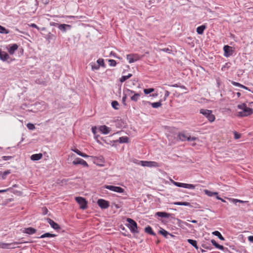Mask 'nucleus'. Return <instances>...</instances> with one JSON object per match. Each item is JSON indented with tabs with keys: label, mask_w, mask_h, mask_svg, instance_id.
Returning a JSON list of instances; mask_svg holds the SVG:
<instances>
[{
	"label": "nucleus",
	"mask_w": 253,
	"mask_h": 253,
	"mask_svg": "<svg viewBox=\"0 0 253 253\" xmlns=\"http://www.w3.org/2000/svg\"><path fill=\"white\" fill-rule=\"evenodd\" d=\"M142 105L144 106H146L147 105H151L153 108H157L162 106L161 100H160L158 102L151 103L150 101H142Z\"/></svg>",
	"instance_id": "6e6552de"
},
{
	"label": "nucleus",
	"mask_w": 253,
	"mask_h": 253,
	"mask_svg": "<svg viewBox=\"0 0 253 253\" xmlns=\"http://www.w3.org/2000/svg\"><path fill=\"white\" fill-rule=\"evenodd\" d=\"M72 164L74 165H77L80 164L85 167H88L87 163L84 160L79 158H77L74 161H73Z\"/></svg>",
	"instance_id": "ddd939ff"
},
{
	"label": "nucleus",
	"mask_w": 253,
	"mask_h": 253,
	"mask_svg": "<svg viewBox=\"0 0 253 253\" xmlns=\"http://www.w3.org/2000/svg\"><path fill=\"white\" fill-rule=\"evenodd\" d=\"M7 51L10 55H13L15 51L18 49V45L16 43L10 44L7 47Z\"/></svg>",
	"instance_id": "9b49d317"
},
{
	"label": "nucleus",
	"mask_w": 253,
	"mask_h": 253,
	"mask_svg": "<svg viewBox=\"0 0 253 253\" xmlns=\"http://www.w3.org/2000/svg\"><path fill=\"white\" fill-rule=\"evenodd\" d=\"M112 107L115 110H118L119 109V104L117 101H113L111 103Z\"/></svg>",
	"instance_id": "72a5a7b5"
},
{
	"label": "nucleus",
	"mask_w": 253,
	"mask_h": 253,
	"mask_svg": "<svg viewBox=\"0 0 253 253\" xmlns=\"http://www.w3.org/2000/svg\"><path fill=\"white\" fill-rule=\"evenodd\" d=\"M211 243H212V245L214 246L216 248L220 250H224V247L217 243L214 240L212 239L211 240Z\"/></svg>",
	"instance_id": "a878e982"
},
{
	"label": "nucleus",
	"mask_w": 253,
	"mask_h": 253,
	"mask_svg": "<svg viewBox=\"0 0 253 253\" xmlns=\"http://www.w3.org/2000/svg\"><path fill=\"white\" fill-rule=\"evenodd\" d=\"M49 24L50 26H57L58 27V25H60V24H58L57 23L53 22H50Z\"/></svg>",
	"instance_id": "680f3d73"
},
{
	"label": "nucleus",
	"mask_w": 253,
	"mask_h": 253,
	"mask_svg": "<svg viewBox=\"0 0 253 253\" xmlns=\"http://www.w3.org/2000/svg\"><path fill=\"white\" fill-rule=\"evenodd\" d=\"M228 199L231 203H233L235 204H236L237 203H245L248 202L247 201H242L241 200H238V199H233V198H228Z\"/></svg>",
	"instance_id": "7c9ffc66"
},
{
	"label": "nucleus",
	"mask_w": 253,
	"mask_h": 253,
	"mask_svg": "<svg viewBox=\"0 0 253 253\" xmlns=\"http://www.w3.org/2000/svg\"><path fill=\"white\" fill-rule=\"evenodd\" d=\"M179 138L181 141L188 140L191 141V137L187 136L185 134L180 133L178 135Z\"/></svg>",
	"instance_id": "412c9836"
},
{
	"label": "nucleus",
	"mask_w": 253,
	"mask_h": 253,
	"mask_svg": "<svg viewBox=\"0 0 253 253\" xmlns=\"http://www.w3.org/2000/svg\"><path fill=\"white\" fill-rule=\"evenodd\" d=\"M248 240L250 242H253V236H250L248 237Z\"/></svg>",
	"instance_id": "338daca9"
},
{
	"label": "nucleus",
	"mask_w": 253,
	"mask_h": 253,
	"mask_svg": "<svg viewBox=\"0 0 253 253\" xmlns=\"http://www.w3.org/2000/svg\"><path fill=\"white\" fill-rule=\"evenodd\" d=\"M243 112L245 114L247 115V116L251 115L253 113V109L248 107L247 106L246 107L243 109Z\"/></svg>",
	"instance_id": "b1692460"
},
{
	"label": "nucleus",
	"mask_w": 253,
	"mask_h": 253,
	"mask_svg": "<svg viewBox=\"0 0 253 253\" xmlns=\"http://www.w3.org/2000/svg\"><path fill=\"white\" fill-rule=\"evenodd\" d=\"M140 56L137 54H129L126 55V59L129 63H132L140 59Z\"/></svg>",
	"instance_id": "0eeeda50"
},
{
	"label": "nucleus",
	"mask_w": 253,
	"mask_h": 253,
	"mask_svg": "<svg viewBox=\"0 0 253 253\" xmlns=\"http://www.w3.org/2000/svg\"><path fill=\"white\" fill-rule=\"evenodd\" d=\"M231 84L235 85V86H238V87H241L242 86V84L239 83H237V82H234V81H231Z\"/></svg>",
	"instance_id": "6e6d98bb"
},
{
	"label": "nucleus",
	"mask_w": 253,
	"mask_h": 253,
	"mask_svg": "<svg viewBox=\"0 0 253 253\" xmlns=\"http://www.w3.org/2000/svg\"><path fill=\"white\" fill-rule=\"evenodd\" d=\"M212 234L217 236L220 240L222 241H224L225 240L224 238L218 231H213L212 232Z\"/></svg>",
	"instance_id": "2f4dec72"
},
{
	"label": "nucleus",
	"mask_w": 253,
	"mask_h": 253,
	"mask_svg": "<svg viewBox=\"0 0 253 253\" xmlns=\"http://www.w3.org/2000/svg\"><path fill=\"white\" fill-rule=\"evenodd\" d=\"M110 56H113V57H114L118 58V57H117V55H116V53H115V52H114V51H111V52H110ZM118 58H119L118 57Z\"/></svg>",
	"instance_id": "0e129e2a"
},
{
	"label": "nucleus",
	"mask_w": 253,
	"mask_h": 253,
	"mask_svg": "<svg viewBox=\"0 0 253 253\" xmlns=\"http://www.w3.org/2000/svg\"><path fill=\"white\" fill-rule=\"evenodd\" d=\"M37 230L33 227H28L24 229L23 232L29 235L33 234L35 233Z\"/></svg>",
	"instance_id": "f3484780"
},
{
	"label": "nucleus",
	"mask_w": 253,
	"mask_h": 253,
	"mask_svg": "<svg viewBox=\"0 0 253 253\" xmlns=\"http://www.w3.org/2000/svg\"><path fill=\"white\" fill-rule=\"evenodd\" d=\"M233 133H234V138L235 139H239L241 136V134L240 133H238L237 131H234Z\"/></svg>",
	"instance_id": "09e8293b"
},
{
	"label": "nucleus",
	"mask_w": 253,
	"mask_h": 253,
	"mask_svg": "<svg viewBox=\"0 0 253 253\" xmlns=\"http://www.w3.org/2000/svg\"><path fill=\"white\" fill-rule=\"evenodd\" d=\"M76 202L80 205V208L83 210L87 208V201L85 199L82 197H76Z\"/></svg>",
	"instance_id": "20e7f679"
},
{
	"label": "nucleus",
	"mask_w": 253,
	"mask_h": 253,
	"mask_svg": "<svg viewBox=\"0 0 253 253\" xmlns=\"http://www.w3.org/2000/svg\"><path fill=\"white\" fill-rule=\"evenodd\" d=\"M42 214L43 215H46L48 213V211L46 207H43L42 209Z\"/></svg>",
	"instance_id": "603ef678"
},
{
	"label": "nucleus",
	"mask_w": 253,
	"mask_h": 253,
	"mask_svg": "<svg viewBox=\"0 0 253 253\" xmlns=\"http://www.w3.org/2000/svg\"><path fill=\"white\" fill-rule=\"evenodd\" d=\"M47 222L50 224L51 227L55 230H58L61 229V227L57 223L55 222L53 220L49 218L45 219Z\"/></svg>",
	"instance_id": "f8f14e48"
},
{
	"label": "nucleus",
	"mask_w": 253,
	"mask_h": 253,
	"mask_svg": "<svg viewBox=\"0 0 253 253\" xmlns=\"http://www.w3.org/2000/svg\"><path fill=\"white\" fill-rule=\"evenodd\" d=\"M90 65L91 67V69L93 71L98 70L100 68L99 65L97 63L91 62L90 63Z\"/></svg>",
	"instance_id": "473e14b6"
},
{
	"label": "nucleus",
	"mask_w": 253,
	"mask_h": 253,
	"mask_svg": "<svg viewBox=\"0 0 253 253\" xmlns=\"http://www.w3.org/2000/svg\"><path fill=\"white\" fill-rule=\"evenodd\" d=\"M187 242L194 247L196 249L198 250L199 249L197 246V242L196 240L188 239H187Z\"/></svg>",
	"instance_id": "bb28decb"
},
{
	"label": "nucleus",
	"mask_w": 253,
	"mask_h": 253,
	"mask_svg": "<svg viewBox=\"0 0 253 253\" xmlns=\"http://www.w3.org/2000/svg\"><path fill=\"white\" fill-rule=\"evenodd\" d=\"M173 204L178 206H185L192 207L190 203L186 202H176L173 203Z\"/></svg>",
	"instance_id": "c85d7f7f"
},
{
	"label": "nucleus",
	"mask_w": 253,
	"mask_h": 253,
	"mask_svg": "<svg viewBox=\"0 0 253 253\" xmlns=\"http://www.w3.org/2000/svg\"><path fill=\"white\" fill-rule=\"evenodd\" d=\"M71 150L72 151L75 152L76 153H77L79 156H82V157H84V158H88V157H90L89 155H87V154H86L85 153L81 152L80 151H79L77 148H75L74 149H71Z\"/></svg>",
	"instance_id": "a211bd4d"
},
{
	"label": "nucleus",
	"mask_w": 253,
	"mask_h": 253,
	"mask_svg": "<svg viewBox=\"0 0 253 253\" xmlns=\"http://www.w3.org/2000/svg\"><path fill=\"white\" fill-rule=\"evenodd\" d=\"M104 187L106 189H109L111 191L115 192V186L113 185H105Z\"/></svg>",
	"instance_id": "a18cd8bd"
},
{
	"label": "nucleus",
	"mask_w": 253,
	"mask_h": 253,
	"mask_svg": "<svg viewBox=\"0 0 253 253\" xmlns=\"http://www.w3.org/2000/svg\"><path fill=\"white\" fill-rule=\"evenodd\" d=\"M20 242H14L11 243H0V248L4 249H14L15 245L20 244Z\"/></svg>",
	"instance_id": "39448f33"
},
{
	"label": "nucleus",
	"mask_w": 253,
	"mask_h": 253,
	"mask_svg": "<svg viewBox=\"0 0 253 253\" xmlns=\"http://www.w3.org/2000/svg\"><path fill=\"white\" fill-rule=\"evenodd\" d=\"M72 28V26L66 24H60L58 25L59 29L63 33H65L67 30H70Z\"/></svg>",
	"instance_id": "4468645a"
},
{
	"label": "nucleus",
	"mask_w": 253,
	"mask_h": 253,
	"mask_svg": "<svg viewBox=\"0 0 253 253\" xmlns=\"http://www.w3.org/2000/svg\"><path fill=\"white\" fill-rule=\"evenodd\" d=\"M138 164H140L143 167H159L160 166L157 162L154 161H140Z\"/></svg>",
	"instance_id": "7ed1b4c3"
},
{
	"label": "nucleus",
	"mask_w": 253,
	"mask_h": 253,
	"mask_svg": "<svg viewBox=\"0 0 253 253\" xmlns=\"http://www.w3.org/2000/svg\"><path fill=\"white\" fill-rule=\"evenodd\" d=\"M196 185L192 184H187L184 183V188H187L189 189H194L195 188Z\"/></svg>",
	"instance_id": "e433bc0d"
},
{
	"label": "nucleus",
	"mask_w": 253,
	"mask_h": 253,
	"mask_svg": "<svg viewBox=\"0 0 253 253\" xmlns=\"http://www.w3.org/2000/svg\"><path fill=\"white\" fill-rule=\"evenodd\" d=\"M200 113L204 115L210 122H212L215 120L214 116L212 114V111L207 109H201Z\"/></svg>",
	"instance_id": "f03ea898"
},
{
	"label": "nucleus",
	"mask_w": 253,
	"mask_h": 253,
	"mask_svg": "<svg viewBox=\"0 0 253 253\" xmlns=\"http://www.w3.org/2000/svg\"><path fill=\"white\" fill-rule=\"evenodd\" d=\"M10 189H11V188H10L7 189L0 190V193H4V192H7L8 191H9Z\"/></svg>",
	"instance_id": "69168bd1"
},
{
	"label": "nucleus",
	"mask_w": 253,
	"mask_h": 253,
	"mask_svg": "<svg viewBox=\"0 0 253 253\" xmlns=\"http://www.w3.org/2000/svg\"><path fill=\"white\" fill-rule=\"evenodd\" d=\"M115 192L122 193L124 192V189L121 187L115 186Z\"/></svg>",
	"instance_id": "37998d69"
},
{
	"label": "nucleus",
	"mask_w": 253,
	"mask_h": 253,
	"mask_svg": "<svg viewBox=\"0 0 253 253\" xmlns=\"http://www.w3.org/2000/svg\"><path fill=\"white\" fill-rule=\"evenodd\" d=\"M13 156H3L1 157V159L4 160V161H8V160H9L10 159H11L12 158H13Z\"/></svg>",
	"instance_id": "864d4df0"
},
{
	"label": "nucleus",
	"mask_w": 253,
	"mask_h": 253,
	"mask_svg": "<svg viewBox=\"0 0 253 253\" xmlns=\"http://www.w3.org/2000/svg\"><path fill=\"white\" fill-rule=\"evenodd\" d=\"M204 192L205 193V194H206L207 195H208L209 197H212V196L218 195V193L217 192H212V191H210L209 190H207V189L204 190Z\"/></svg>",
	"instance_id": "cd10ccee"
},
{
	"label": "nucleus",
	"mask_w": 253,
	"mask_h": 253,
	"mask_svg": "<svg viewBox=\"0 0 253 253\" xmlns=\"http://www.w3.org/2000/svg\"><path fill=\"white\" fill-rule=\"evenodd\" d=\"M159 50H160V51H162L167 52L168 53H170L172 52V49H171V47L170 48L165 47V48H160Z\"/></svg>",
	"instance_id": "58836bf2"
},
{
	"label": "nucleus",
	"mask_w": 253,
	"mask_h": 253,
	"mask_svg": "<svg viewBox=\"0 0 253 253\" xmlns=\"http://www.w3.org/2000/svg\"><path fill=\"white\" fill-rule=\"evenodd\" d=\"M126 221L128 222V224H126V225L130 229L132 233H139L137 224L135 221L130 218H127Z\"/></svg>",
	"instance_id": "f257e3e1"
},
{
	"label": "nucleus",
	"mask_w": 253,
	"mask_h": 253,
	"mask_svg": "<svg viewBox=\"0 0 253 253\" xmlns=\"http://www.w3.org/2000/svg\"><path fill=\"white\" fill-rule=\"evenodd\" d=\"M99 130L102 133L107 134L110 132L111 129L110 127L104 125L100 126Z\"/></svg>",
	"instance_id": "dca6fc26"
},
{
	"label": "nucleus",
	"mask_w": 253,
	"mask_h": 253,
	"mask_svg": "<svg viewBox=\"0 0 253 253\" xmlns=\"http://www.w3.org/2000/svg\"><path fill=\"white\" fill-rule=\"evenodd\" d=\"M206 26L205 25H202L200 26L197 28L196 31L197 33L199 35H202L203 34L204 30L206 29Z\"/></svg>",
	"instance_id": "393cba45"
},
{
	"label": "nucleus",
	"mask_w": 253,
	"mask_h": 253,
	"mask_svg": "<svg viewBox=\"0 0 253 253\" xmlns=\"http://www.w3.org/2000/svg\"><path fill=\"white\" fill-rule=\"evenodd\" d=\"M139 97H140V94L138 93H134V95L131 97L130 99L132 101L136 102L138 100Z\"/></svg>",
	"instance_id": "f704fd0d"
},
{
	"label": "nucleus",
	"mask_w": 253,
	"mask_h": 253,
	"mask_svg": "<svg viewBox=\"0 0 253 253\" xmlns=\"http://www.w3.org/2000/svg\"><path fill=\"white\" fill-rule=\"evenodd\" d=\"M127 92L128 93V94L135 93V92L133 90H130L129 89H127Z\"/></svg>",
	"instance_id": "774afa93"
},
{
	"label": "nucleus",
	"mask_w": 253,
	"mask_h": 253,
	"mask_svg": "<svg viewBox=\"0 0 253 253\" xmlns=\"http://www.w3.org/2000/svg\"><path fill=\"white\" fill-rule=\"evenodd\" d=\"M127 97V94H124V95L122 98V103L125 106H126V99Z\"/></svg>",
	"instance_id": "3c124183"
},
{
	"label": "nucleus",
	"mask_w": 253,
	"mask_h": 253,
	"mask_svg": "<svg viewBox=\"0 0 253 253\" xmlns=\"http://www.w3.org/2000/svg\"><path fill=\"white\" fill-rule=\"evenodd\" d=\"M246 105L245 103H242L241 104H239L237 106V107L239 109H241L243 111V109L246 107Z\"/></svg>",
	"instance_id": "5fc2aeb1"
},
{
	"label": "nucleus",
	"mask_w": 253,
	"mask_h": 253,
	"mask_svg": "<svg viewBox=\"0 0 253 253\" xmlns=\"http://www.w3.org/2000/svg\"><path fill=\"white\" fill-rule=\"evenodd\" d=\"M127 78L126 77V76H123L120 79V81L121 82V83H123L125 81H126V80H127Z\"/></svg>",
	"instance_id": "4d7b16f0"
},
{
	"label": "nucleus",
	"mask_w": 253,
	"mask_h": 253,
	"mask_svg": "<svg viewBox=\"0 0 253 253\" xmlns=\"http://www.w3.org/2000/svg\"><path fill=\"white\" fill-rule=\"evenodd\" d=\"M115 142H119L120 143H128L129 142V138L127 136H122L119 138L118 140L115 141Z\"/></svg>",
	"instance_id": "5701e85b"
},
{
	"label": "nucleus",
	"mask_w": 253,
	"mask_h": 253,
	"mask_svg": "<svg viewBox=\"0 0 253 253\" xmlns=\"http://www.w3.org/2000/svg\"><path fill=\"white\" fill-rule=\"evenodd\" d=\"M224 50V56L225 57H228L231 55H232L234 50L232 49V47L228 45H224L223 47Z\"/></svg>",
	"instance_id": "1a4fd4ad"
},
{
	"label": "nucleus",
	"mask_w": 253,
	"mask_h": 253,
	"mask_svg": "<svg viewBox=\"0 0 253 253\" xmlns=\"http://www.w3.org/2000/svg\"><path fill=\"white\" fill-rule=\"evenodd\" d=\"M27 127L29 130H34L35 128L34 125L32 123H28Z\"/></svg>",
	"instance_id": "de8ad7c7"
},
{
	"label": "nucleus",
	"mask_w": 253,
	"mask_h": 253,
	"mask_svg": "<svg viewBox=\"0 0 253 253\" xmlns=\"http://www.w3.org/2000/svg\"><path fill=\"white\" fill-rule=\"evenodd\" d=\"M170 215L171 214L164 211H158L155 213V216L167 218H169Z\"/></svg>",
	"instance_id": "2eb2a0df"
},
{
	"label": "nucleus",
	"mask_w": 253,
	"mask_h": 253,
	"mask_svg": "<svg viewBox=\"0 0 253 253\" xmlns=\"http://www.w3.org/2000/svg\"><path fill=\"white\" fill-rule=\"evenodd\" d=\"M11 173V170H5L4 171L2 174V179H5L6 177V176L10 174Z\"/></svg>",
	"instance_id": "c03bdc74"
},
{
	"label": "nucleus",
	"mask_w": 253,
	"mask_h": 253,
	"mask_svg": "<svg viewBox=\"0 0 253 253\" xmlns=\"http://www.w3.org/2000/svg\"><path fill=\"white\" fill-rule=\"evenodd\" d=\"M154 91V88H145L143 90L144 93L145 94H150V93L153 92Z\"/></svg>",
	"instance_id": "a19ab883"
},
{
	"label": "nucleus",
	"mask_w": 253,
	"mask_h": 253,
	"mask_svg": "<svg viewBox=\"0 0 253 253\" xmlns=\"http://www.w3.org/2000/svg\"><path fill=\"white\" fill-rule=\"evenodd\" d=\"M172 183L176 186L178 187H183L184 188V183H180L174 181L172 180Z\"/></svg>",
	"instance_id": "79ce46f5"
},
{
	"label": "nucleus",
	"mask_w": 253,
	"mask_h": 253,
	"mask_svg": "<svg viewBox=\"0 0 253 253\" xmlns=\"http://www.w3.org/2000/svg\"><path fill=\"white\" fill-rule=\"evenodd\" d=\"M169 94H170V92L168 90H166L165 93V96L164 97V100H166L167 99V97L169 95Z\"/></svg>",
	"instance_id": "052dcab7"
},
{
	"label": "nucleus",
	"mask_w": 253,
	"mask_h": 253,
	"mask_svg": "<svg viewBox=\"0 0 253 253\" xmlns=\"http://www.w3.org/2000/svg\"><path fill=\"white\" fill-rule=\"evenodd\" d=\"M159 233L162 235L164 237H165L166 238H168V235H169L171 237H173L174 236L172 235V234H171L170 233H169V232H168L167 231H166V230L163 229V228H161V230H160L159 231Z\"/></svg>",
	"instance_id": "aec40b11"
},
{
	"label": "nucleus",
	"mask_w": 253,
	"mask_h": 253,
	"mask_svg": "<svg viewBox=\"0 0 253 253\" xmlns=\"http://www.w3.org/2000/svg\"><path fill=\"white\" fill-rule=\"evenodd\" d=\"M45 238H52V237H56V235L47 232V233H45Z\"/></svg>",
	"instance_id": "8fccbe9b"
},
{
	"label": "nucleus",
	"mask_w": 253,
	"mask_h": 253,
	"mask_svg": "<svg viewBox=\"0 0 253 253\" xmlns=\"http://www.w3.org/2000/svg\"><path fill=\"white\" fill-rule=\"evenodd\" d=\"M0 59L3 61H7L8 63L13 60L7 53L1 50H0Z\"/></svg>",
	"instance_id": "9d476101"
},
{
	"label": "nucleus",
	"mask_w": 253,
	"mask_h": 253,
	"mask_svg": "<svg viewBox=\"0 0 253 253\" xmlns=\"http://www.w3.org/2000/svg\"><path fill=\"white\" fill-rule=\"evenodd\" d=\"M42 157V153L33 154L31 156V160L33 161H38L41 159Z\"/></svg>",
	"instance_id": "6ab92c4d"
},
{
	"label": "nucleus",
	"mask_w": 253,
	"mask_h": 253,
	"mask_svg": "<svg viewBox=\"0 0 253 253\" xmlns=\"http://www.w3.org/2000/svg\"><path fill=\"white\" fill-rule=\"evenodd\" d=\"M0 33L7 34L9 33V30L0 25Z\"/></svg>",
	"instance_id": "c9c22d12"
},
{
	"label": "nucleus",
	"mask_w": 253,
	"mask_h": 253,
	"mask_svg": "<svg viewBox=\"0 0 253 253\" xmlns=\"http://www.w3.org/2000/svg\"><path fill=\"white\" fill-rule=\"evenodd\" d=\"M239 117H247V115L245 114L243 111L242 112H239L238 113V115Z\"/></svg>",
	"instance_id": "bf43d9fd"
},
{
	"label": "nucleus",
	"mask_w": 253,
	"mask_h": 253,
	"mask_svg": "<svg viewBox=\"0 0 253 253\" xmlns=\"http://www.w3.org/2000/svg\"><path fill=\"white\" fill-rule=\"evenodd\" d=\"M91 130L92 133L94 135V137L96 139L97 142L98 143L101 144L100 141L99 140H98V137L99 135L96 134L97 132V127L95 126L92 127Z\"/></svg>",
	"instance_id": "c756f323"
},
{
	"label": "nucleus",
	"mask_w": 253,
	"mask_h": 253,
	"mask_svg": "<svg viewBox=\"0 0 253 253\" xmlns=\"http://www.w3.org/2000/svg\"><path fill=\"white\" fill-rule=\"evenodd\" d=\"M202 247L204 248V249H208V250H211L212 249V247L211 246L209 245V246H208L206 244H202Z\"/></svg>",
	"instance_id": "13d9d810"
},
{
	"label": "nucleus",
	"mask_w": 253,
	"mask_h": 253,
	"mask_svg": "<svg viewBox=\"0 0 253 253\" xmlns=\"http://www.w3.org/2000/svg\"><path fill=\"white\" fill-rule=\"evenodd\" d=\"M97 204L102 209H106L110 206L109 202L103 199H98L97 201Z\"/></svg>",
	"instance_id": "423d86ee"
},
{
	"label": "nucleus",
	"mask_w": 253,
	"mask_h": 253,
	"mask_svg": "<svg viewBox=\"0 0 253 253\" xmlns=\"http://www.w3.org/2000/svg\"><path fill=\"white\" fill-rule=\"evenodd\" d=\"M144 231L146 233H147L151 235H152L154 236H156V233L153 231L152 227L150 226H147V227H146L145 228Z\"/></svg>",
	"instance_id": "4be33fe9"
},
{
	"label": "nucleus",
	"mask_w": 253,
	"mask_h": 253,
	"mask_svg": "<svg viewBox=\"0 0 253 253\" xmlns=\"http://www.w3.org/2000/svg\"><path fill=\"white\" fill-rule=\"evenodd\" d=\"M30 26L33 28H35L37 29L38 30H40V28L36 24H35L34 23L30 25Z\"/></svg>",
	"instance_id": "e2e57ef3"
},
{
	"label": "nucleus",
	"mask_w": 253,
	"mask_h": 253,
	"mask_svg": "<svg viewBox=\"0 0 253 253\" xmlns=\"http://www.w3.org/2000/svg\"><path fill=\"white\" fill-rule=\"evenodd\" d=\"M96 63L97 64L99 65V66H102V67H105V63L104 62V60L103 59H101V58L98 59L97 60Z\"/></svg>",
	"instance_id": "ea45409f"
},
{
	"label": "nucleus",
	"mask_w": 253,
	"mask_h": 253,
	"mask_svg": "<svg viewBox=\"0 0 253 253\" xmlns=\"http://www.w3.org/2000/svg\"><path fill=\"white\" fill-rule=\"evenodd\" d=\"M108 61L110 66L114 67L117 64L116 61L113 59H109Z\"/></svg>",
	"instance_id": "49530a36"
},
{
	"label": "nucleus",
	"mask_w": 253,
	"mask_h": 253,
	"mask_svg": "<svg viewBox=\"0 0 253 253\" xmlns=\"http://www.w3.org/2000/svg\"><path fill=\"white\" fill-rule=\"evenodd\" d=\"M46 39L48 40H55L56 39V36L53 34H51V33H49L46 37Z\"/></svg>",
	"instance_id": "4c0bfd02"
}]
</instances>
